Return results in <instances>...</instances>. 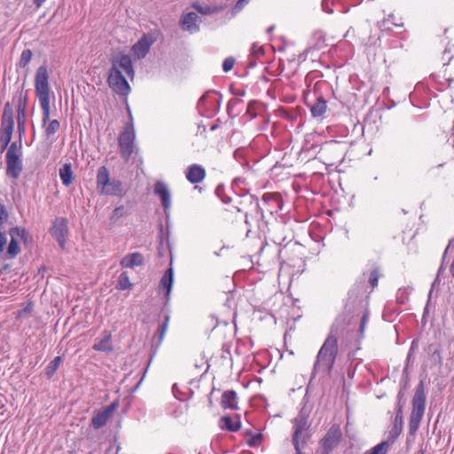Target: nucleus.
<instances>
[{
  "mask_svg": "<svg viewBox=\"0 0 454 454\" xmlns=\"http://www.w3.org/2000/svg\"><path fill=\"white\" fill-rule=\"evenodd\" d=\"M97 189L101 194L121 197L124 195L123 184L120 180H110L106 166L98 168L97 174Z\"/></svg>",
  "mask_w": 454,
  "mask_h": 454,
  "instance_id": "5",
  "label": "nucleus"
},
{
  "mask_svg": "<svg viewBox=\"0 0 454 454\" xmlns=\"http://www.w3.org/2000/svg\"><path fill=\"white\" fill-rule=\"evenodd\" d=\"M342 439V432L337 424H333L319 441L318 454H330L336 449Z\"/></svg>",
  "mask_w": 454,
  "mask_h": 454,
  "instance_id": "8",
  "label": "nucleus"
},
{
  "mask_svg": "<svg viewBox=\"0 0 454 454\" xmlns=\"http://www.w3.org/2000/svg\"><path fill=\"white\" fill-rule=\"evenodd\" d=\"M330 0H322V8L325 12L332 13L333 10L328 7V3Z\"/></svg>",
  "mask_w": 454,
  "mask_h": 454,
  "instance_id": "60",
  "label": "nucleus"
},
{
  "mask_svg": "<svg viewBox=\"0 0 454 454\" xmlns=\"http://www.w3.org/2000/svg\"><path fill=\"white\" fill-rule=\"evenodd\" d=\"M425 350L428 355H431V354L440 351L441 346L438 343H430L427 345V347L426 348Z\"/></svg>",
  "mask_w": 454,
  "mask_h": 454,
  "instance_id": "48",
  "label": "nucleus"
},
{
  "mask_svg": "<svg viewBox=\"0 0 454 454\" xmlns=\"http://www.w3.org/2000/svg\"><path fill=\"white\" fill-rule=\"evenodd\" d=\"M125 215H127V210L125 209L124 206L117 207L113 211L112 215L110 216V220L115 222Z\"/></svg>",
  "mask_w": 454,
  "mask_h": 454,
  "instance_id": "36",
  "label": "nucleus"
},
{
  "mask_svg": "<svg viewBox=\"0 0 454 454\" xmlns=\"http://www.w3.org/2000/svg\"><path fill=\"white\" fill-rule=\"evenodd\" d=\"M232 94L235 95V96L243 97V96H245L246 91H245V90H236V91H232Z\"/></svg>",
  "mask_w": 454,
  "mask_h": 454,
  "instance_id": "64",
  "label": "nucleus"
},
{
  "mask_svg": "<svg viewBox=\"0 0 454 454\" xmlns=\"http://www.w3.org/2000/svg\"><path fill=\"white\" fill-rule=\"evenodd\" d=\"M61 356H56L45 368V375L47 379H51L61 364Z\"/></svg>",
  "mask_w": 454,
  "mask_h": 454,
  "instance_id": "29",
  "label": "nucleus"
},
{
  "mask_svg": "<svg viewBox=\"0 0 454 454\" xmlns=\"http://www.w3.org/2000/svg\"><path fill=\"white\" fill-rule=\"evenodd\" d=\"M262 438V434L261 433L259 434H256L255 435H254L249 441H248V445L249 446H256L258 445L259 443V441H261Z\"/></svg>",
  "mask_w": 454,
  "mask_h": 454,
  "instance_id": "53",
  "label": "nucleus"
},
{
  "mask_svg": "<svg viewBox=\"0 0 454 454\" xmlns=\"http://www.w3.org/2000/svg\"><path fill=\"white\" fill-rule=\"evenodd\" d=\"M388 448V442L382 441L381 442L369 450L365 454H387Z\"/></svg>",
  "mask_w": 454,
  "mask_h": 454,
  "instance_id": "32",
  "label": "nucleus"
},
{
  "mask_svg": "<svg viewBox=\"0 0 454 454\" xmlns=\"http://www.w3.org/2000/svg\"><path fill=\"white\" fill-rule=\"evenodd\" d=\"M173 282H174V270H173L172 267H169L165 270V272L160 281V286H159L160 289L165 290V296L167 298V301L168 300L170 292L172 290Z\"/></svg>",
  "mask_w": 454,
  "mask_h": 454,
  "instance_id": "21",
  "label": "nucleus"
},
{
  "mask_svg": "<svg viewBox=\"0 0 454 454\" xmlns=\"http://www.w3.org/2000/svg\"><path fill=\"white\" fill-rule=\"evenodd\" d=\"M368 317H369V312L366 310V311L364 312L363 317L361 318V322H360V326H359V335H360V337H363V334H364V329H365V325H366L367 321H368Z\"/></svg>",
  "mask_w": 454,
  "mask_h": 454,
  "instance_id": "46",
  "label": "nucleus"
},
{
  "mask_svg": "<svg viewBox=\"0 0 454 454\" xmlns=\"http://www.w3.org/2000/svg\"><path fill=\"white\" fill-rule=\"evenodd\" d=\"M32 56H33L32 51L30 49H25L21 52L18 66L21 68H24L30 62Z\"/></svg>",
  "mask_w": 454,
  "mask_h": 454,
  "instance_id": "34",
  "label": "nucleus"
},
{
  "mask_svg": "<svg viewBox=\"0 0 454 454\" xmlns=\"http://www.w3.org/2000/svg\"><path fill=\"white\" fill-rule=\"evenodd\" d=\"M92 348L97 351L105 353H111L114 350L112 344V334L109 331L105 330L103 332V339L100 340H96Z\"/></svg>",
  "mask_w": 454,
  "mask_h": 454,
  "instance_id": "19",
  "label": "nucleus"
},
{
  "mask_svg": "<svg viewBox=\"0 0 454 454\" xmlns=\"http://www.w3.org/2000/svg\"><path fill=\"white\" fill-rule=\"evenodd\" d=\"M409 386V377H408V372H407V369L405 368L403 372V378L400 381V387L401 388L400 389H406Z\"/></svg>",
  "mask_w": 454,
  "mask_h": 454,
  "instance_id": "47",
  "label": "nucleus"
},
{
  "mask_svg": "<svg viewBox=\"0 0 454 454\" xmlns=\"http://www.w3.org/2000/svg\"><path fill=\"white\" fill-rule=\"evenodd\" d=\"M403 403H396L395 419L403 420Z\"/></svg>",
  "mask_w": 454,
  "mask_h": 454,
  "instance_id": "52",
  "label": "nucleus"
},
{
  "mask_svg": "<svg viewBox=\"0 0 454 454\" xmlns=\"http://www.w3.org/2000/svg\"><path fill=\"white\" fill-rule=\"evenodd\" d=\"M262 200L267 203L270 200L278 201V195L272 193H264L262 196Z\"/></svg>",
  "mask_w": 454,
  "mask_h": 454,
  "instance_id": "55",
  "label": "nucleus"
},
{
  "mask_svg": "<svg viewBox=\"0 0 454 454\" xmlns=\"http://www.w3.org/2000/svg\"><path fill=\"white\" fill-rule=\"evenodd\" d=\"M35 95L39 99L40 106L43 111L42 125L45 129V135L47 137L53 136L60 129V122L59 120L50 121L51 115V98H50V84H49V73L45 66H40L35 76Z\"/></svg>",
  "mask_w": 454,
  "mask_h": 454,
  "instance_id": "1",
  "label": "nucleus"
},
{
  "mask_svg": "<svg viewBox=\"0 0 454 454\" xmlns=\"http://www.w3.org/2000/svg\"><path fill=\"white\" fill-rule=\"evenodd\" d=\"M14 129L13 108L10 102L5 103L2 116L0 142L1 150L4 151L10 144Z\"/></svg>",
  "mask_w": 454,
  "mask_h": 454,
  "instance_id": "7",
  "label": "nucleus"
},
{
  "mask_svg": "<svg viewBox=\"0 0 454 454\" xmlns=\"http://www.w3.org/2000/svg\"><path fill=\"white\" fill-rule=\"evenodd\" d=\"M450 246L451 245L448 244L447 247L444 250V253H443L442 258V263H441V266L439 267V270H438V276H440L443 272V270H445L444 263H445L447 254H448V251H449Z\"/></svg>",
  "mask_w": 454,
  "mask_h": 454,
  "instance_id": "49",
  "label": "nucleus"
},
{
  "mask_svg": "<svg viewBox=\"0 0 454 454\" xmlns=\"http://www.w3.org/2000/svg\"><path fill=\"white\" fill-rule=\"evenodd\" d=\"M185 176L191 184H199L204 180L206 176L205 168L198 164H192L188 167Z\"/></svg>",
  "mask_w": 454,
  "mask_h": 454,
  "instance_id": "16",
  "label": "nucleus"
},
{
  "mask_svg": "<svg viewBox=\"0 0 454 454\" xmlns=\"http://www.w3.org/2000/svg\"><path fill=\"white\" fill-rule=\"evenodd\" d=\"M260 219L262 220L260 216L256 217V215H255L254 217L252 215H249L248 213L245 214V223L247 226H252L254 220H255V222H259Z\"/></svg>",
  "mask_w": 454,
  "mask_h": 454,
  "instance_id": "50",
  "label": "nucleus"
},
{
  "mask_svg": "<svg viewBox=\"0 0 454 454\" xmlns=\"http://www.w3.org/2000/svg\"><path fill=\"white\" fill-rule=\"evenodd\" d=\"M251 56L259 58L261 56H263L265 54V51L263 46H258L257 44L254 43L251 48Z\"/></svg>",
  "mask_w": 454,
  "mask_h": 454,
  "instance_id": "41",
  "label": "nucleus"
},
{
  "mask_svg": "<svg viewBox=\"0 0 454 454\" xmlns=\"http://www.w3.org/2000/svg\"><path fill=\"white\" fill-rule=\"evenodd\" d=\"M8 234L11 236V240L6 247L4 257L6 259H14L20 253V247L16 237H19L25 245L32 241V237L28 231L21 226L10 228Z\"/></svg>",
  "mask_w": 454,
  "mask_h": 454,
  "instance_id": "6",
  "label": "nucleus"
},
{
  "mask_svg": "<svg viewBox=\"0 0 454 454\" xmlns=\"http://www.w3.org/2000/svg\"><path fill=\"white\" fill-rule=\"evenodd\" d=\"M192 7L199 13L203 14V15L213 14V13L216 12L218 10L215 6H209V5L202 6L201 4H200L198 3L193 4Z\"/></svg>",
  "mask_w": 454,
  "mask_h": 454,
  "instance_id": "33",
  "label": "nucleus"
},
{
  "mask_svg": "<svg viewBox=\"0 0 454 454\" xmlns=\"http://www.w3.org/2000/svg\"><path fill=\"white\" fill-rule=\"evenodd\" d=\"M348 300L350 301V300H354L356 301V297H357V294H356V291L355 288H352L348 291Z\"/></svg>",
  "mask_w": 454,
  "mask_h": 454,
  "instance_id": "59",
  "label": "nucleus"
},
{
  "mask_svg": "<svg viewBox=\"0 0 454 454\" xmlns=\"http://www.w3.org/2000/svg\"><path fill=\"white\" fill-rule=\"evenodd\" d=\"M215 194L217 195V197H219L221 199V200L223 203L228 204L231 202V198L224 195V187L223 184H220L216 187Z\"/></svg>",
  "mask_w": 454,
  "mask_h": 454,
  "instance_id": "40",
  "label": "nucleus"
},
{
  "mask_svg": "<svg viewBox=\"0 0 454 454\" xmlns=\"http://www.w3.org/2000/svg\"><path fill=\"white\" fill-rule=\"evenodd\" d=\"M9 213L6 207L0 202V229H3L4 224L8 221Z\"/></svg>",
  "mask_w": 454,
  "mask_h": 454,
  "instance_id": "38",
  "label": "nucleus"
},
{
  "mask_svg": "<svg viewBox=\"0 0 454 454\" xmlns=\"http://www.w3.org/2000/svg\"><path fill=\"white\" fill-rule=\"evenodd\" d=\"M239 204L242 206L252 207L256 213V217L260 216L262 219L264 218L263 210L259 204L257 196L249 193L242 194Z\"/></svg>",
  "mask_w": 454,
  "mask_h": 454,
  "instance_id": "17",
  "label": "nucleus"
},
{
  "mask_svg": "<svg viewBox=\"0 0 454 454\" xmlns=\"http://www.w3.org/2000/svg\"><path fill=\"white\" fill-rule=\"evenodd\" d=\"M430 361L432 366H439L441 367L442 365V351H438L436 353L429 355Z\"/></svg>",
  "mask_w": 454,
  "mask_h": 454,
  "instance_id": "37",
  "label": "nucleus"
},
{
  "mask_svg": "<svg viewBox=\"0 0 454 454\" xmlns=\"http://www.w3.org/2000/svg\"><path fill=\"white\" fill-rule=\"evenodd\" d=\"M169 319H170L169 315L166 314L164 316L163 322L158 327V330H157V332L155 333V337H154V339H157V342L155 344L156 348H158L163 340L165 333L168 326Z\"/></svg>",
  "mask_w": 454,
  "mask_h": 454,
  "instance_id": "28",
  "label": "nucleus"
},
{
  "mask_svg": "<svg viewBox=\"0 0 454 454\" xmlns=\"http://www.w3.org/2000/svg\"><path fill=\"white\" fill-rule=\"evenodd\" d=\"M427 404V394L424 380L416 386L411 400V412L409 418V434L415 435L422 421Z\"/></svg>",
  "mask_w": 454,
  "mask_h": 454,
  "instance_id": "4",
  "label": "nucleus"
},
{
  "mask_svg": "<svg viewBox=\"0 0 454 454\" xmlns=\"http://www.w3.org/2000/svg\"><path fill=\"white\" fill-rule=\"evenodd\" d=\"M293 434L292 444L294 450H302L312 437L311 421L309 412L302 408L299 414L292 419Z\"/></svg>",
  "mask_w": 454,
  "mask_h": 454,
  "instance_id": "3",
  "label": "nucleus"
},
{
  "mask_svg": "<svg viewBox=\"0 0 454 454\" xmlns=\"http://www.w3.org/2000/svg\"><path fill=\"white\" fill-rule=\"evenodd\" d=\"M26 110L17 111V123L26 124Z\"/></svg>",
  "mask_w": 454,
  "mask_h": 454,
  "instance_id": "51",
  "label": "nucleus"
},
{
  "mask_svg": "<svg viewBox=\"0 0 454 454\" xmlns=\"http://www.w3.org/2000/svg\"><path fill=\"white\" fill-rule=\"evenodd\" d=\"M242 103V100L237 98H231L227 105V114L230 118H235L237 114H233V108L238 104Z\"/></svg>",
  "mask_w": 454,
  "mask_h": 454,
  "instance_id": "39",
  "label": "nucleus"
},
{
  "mask_svg": "<svg viewBox=\"0 0 454 454\" xmlns=\"http://www.w3.org/2000/svg\"><path fill=\"white\" fill-rule=\"evenodd\" d=\"M18 125V132H19V139H20V147H21V139L22 136L25 134L26 124L17 123Z\"/></svg>",
  "mask_w": 454,
  "mask_h": 454,
  "instance_id": "54",
  "label": "nucleus"
},
{
  "mask_svg": "<svg viewBox=\"0 0 454 454\" xmlns=\"http://www.w3.org/2000/svg\"><path fill=\"white\" fill-rule=\"evenodd\" d=\"M5 162L7 176L14 179L19 178L23 170L20 155L5 156Z\"/></svg>",
  "mask_w": 454,
  "mask_h": 454,
  "instance_id": "12",
  "label": "nucleus"
},
{
  "mask_svg": "<svg viewBox=\"0 0 454 454\" xmlns=\"http://www.w3.org/2000/svg\"><path fill=\"white\" fill-rule=\"evenodd\" d=\"M253 105H254L253 102L249 103L247 113L251 114L252 118H255L256 117V114H253V111H251Z\"/></svg>",
  "mask_w": 454,
  "mask_h": 454,
  "instance_id": "63",
  "label": "nucleus"
},
{
  "mask_svg": "<svg viewBox=\"0 0 454 454\" xmlns=\"http://www.w3.org/2000/svg\"><path fill=\"white\" fill-rule=\"evenodd\" d=\"M403 397H404V392L403 389H400L397 394V403H403Z\"/></svg>",
  "mask_w": 454,
  "mask_h": 454,
  "instance_id": "62",
  "label": "nucleus"
},
{
  "mask_svg": "<svg viewBox=\"0 0 454 454\" xmlns=\"http://www.w3.org/2000/svg\"><path fill=\"white\" fill-rule=\"evenodd\" d=\"M50 234L58 242L59 246L64 249L67 237L68 236L67 219L65 217H56L52 226L49 230Z\"/></svg>",
  "mask_w": 454,
  "mask_h": 454,
  "instance_id": "11",
  "label": "nucleus"
},
{
  "mask_svg": "<svg viewBox=\"0 0 454 454\" xmlns=\"http://www.w3.org/2000/svg\"><path fill=\"white\" fill-rule=\"evenodd\" d=\"M235 64V59L233 57L226 58L223 62V70L227 73L230 72Z\"/></svg>",
  "mask_w": 454,
  "mask_h": 454,
  "instance_id": "42",
  "label": "nucleus"
},
{
  "mask_svg": "<svg viewBox=\"0 0 454 454\" xmlns=\"http://www.w3.org/2000/svg\"><path fill=\"white\" fill-rule=\"evenodd\" d=\"M17 100V111L27 110V97L23 94V90H18L12 98V101Z\"/></svg>",
  "mask_w": 454,
  "mask_h": 454,
  "instance_id": "31",
  "label": "nucleus"
},
{
  "mask_svg": "<svg viewBox=\"0 0 454 454\" xmlns=\"http://www.w3.org/2000/svg\"><path fill=\"white\" fill-rule=\"evenodd\" d=\"M256 59L255 57H252L250 55L249 59H248V64H247L248 67L253 68V67H254L256 66V59Z\"/></svg>",
  "mask_w": 454,
  "mask_h": 454,
  "instance_id": "61",
  "label": "nucleus"
},
{
  "mask_svg": "<svg viewBox=\"0 0 454 454\" xmlns=\"http://www.w3.org/2000/svg\"><path fill=\"white\" fill-rule=\"evenodd\" d=\"M144 262V255L139 252H135L125 255L120 264L123 268H134L135 266H142Z\"/></svg>",
  "mask_w": 454,
  "mask_h": 454,
  "instance_id": "20",
  "label": "nucleus"
},
{
  "mask_svg": "<svg viewBox=\"0 0 454 454\" xmlns=\"http://www.w3.org/2000/svg\"><path fill=\"white\" fill-rule=\"evenodd\" d=\"M237 420L233 421L231 416H223L220 419V427L229 432H237L241 428L240 416L237 415Z\"/></svg>",
  "mask_w": 454,
  "mask_h": 454,
  "instance_id": "23",
  "label": "nucleus"
},
{
  "mask_svg": "<svg viewBox=\"0 0 454 454\" xmlns=\"http://www.w3.org/2000/svg\"><path fill=\"white\" fill-rule=\"evenodd\" d=\"M338 338V329L333 325L316 356L312 375H315L317 372L326 373L327 375L333 372L339 353Z\"/></svg>",
  "mask_w": 454,
  "mask_h": 454,
  "instance_id": "2",
  "label": "nucleus"
},
{
  "mask_svg": "<svg viewBox=\"0 0 454 454\" xmlns=\"http://www.w3.org/2000/svg\"><path fill=\"white\" fill-rule=\"evenodd\" d=\"M221 405L223 409L238 410L237 393L234 390H226L223 393Z\"/></svg>",
  "mask_w": 454,
  "mask_h": 454,
  "instance_id": "22",
  "label": "nucleus"
},
{
  "mask_svg": "<svg viewBox=\"0 0 454 454\" xmlns=\"http://www.w3.org/2000/svg\"><path fill=\"white\" fill-rule=\"evenodd\" d=\"M431 294H432V290L429 291L427 303V305H426V307L424 309V313H423V317H422V322L426 320V317L428 314V306H429V302H430V299H431Z\"/></svg>",
  "mask_w": 454,
  "mask_h": 454,
  "instance_id": "58",
  "label": "nucleus"
},
{
  "mask_svg": "<svg viewBox=\"0 0 454 454\" xmlns=\"http://www.w3.org/2000/svg\"><path fill=\"white\" fill-rule=\"evenodd\" d=\"M380 277V270L379 267H375L369 274L368 282L371 287L373 289L378 286V281Z\"/></svg>",
  "mask_w": 454,
  "mask_h": 454,
  "instance_id": "35",
  "label": "nucleus"
},
{
  "mask_svg": "<svg viewBox=\"0 0 454 454\" xmlns=\"http://www.w3.org/2000/svg\"><path fill=\"white\" fill-rule=\"evenodd\" d=\"M7 234L8 231H3L0 229V253H3L7 247Z\"/></svg>",
  "mask_w": 454,
  "mask_h": 454,
  "instance_id": "44",
  "label": "nucleus"
},
{
  "mask_svg": "<svg viewBox=\"0 0 454 454\" xmlns=\"http://www.w3.org/2000/svg\"><path fill=\"white\" fill-rule=\"evenodd\" d=\"M111 67L122 68L129 77H134L135 71L129 55L121 53L120 56H114L111 59Z\"/></svg>",
  "mask_w": 454,
  "mask_h": 454,
  "instance_id": "13",
  "label": "nucleus"
},
{
  "mask_svg": "<svg viewBox=\"0 0 454 454\" xmlns=\"http://www.w3.org/2000/svg\"><path fill=\"white\" fill-rule=\"evenodd\" d=\"M327 102L323 97H318L317 101L310 107V112L313 117H321L326 111Z\"/></svg>",
  "mask_w": 454,
  "mask_h": 454,
  "instance_id": "26",
  "label": "nucleus"
},
{
  "mask_svg": "<svg viewBox=\"0 0 454 454\" xmlns=\"http://www.w3.org/2000/svg\"><path fill=\"white\" fill-rule=\"evenodd\" d=\"M200 20V17L197 13L191 12L184 14L181 20V26L183 29L187 30L191 33L197 32L200 29L197 21Z\"/></svg>",
  "mask_w": 454,
  "mask_h": 454,
  "instance_id": "18",
  "label": "nucleus"
},
{
  "mask_svg": "<svg viewBox=\"0 0 454 454\" xmlns=\"http://www.w3.org/2000/svg\"><path fill=\"white\" fill-rule=\"evenodd\" d=\"M218 97L219 98H209V101L212 103V104H215V106H216V111H219L220 110V106H221V101H220V98H222V95L219 93V92H215Z\"/></svg>",
  "mask_w": 454,
  "mask_h": 454,
  "instance_id": "56",
  "label": "nucleus"
},
{
  "mask_svg": "<svg viewBox=\"0 0 454 454\" xmlns=\"http://www.w3.org/2000/svg\"><path fill=\"white\" fill-rule=\"evenodd\" d=\"M153 192L160 199L163 209L167 212L171 206L170 192L168 186L162 181H157Z\"/></svg>",
  "mask_w": 454,
  "mask_h": 454,
  "instance_id": "15",
  "label": "nucleus"
},
{
  "mask_svg": "<svg viewBox=\"0 0 454 454\" xmlns=\"http://www.w3.org/2000/svg\"><path fill=\"white\" fill-rule=\"evenodd\" d=\"M20 149L21 147H20V142H12L11 144V145L9 146L7 152H6V155L5 156H13V155H19L18 153V149Z\"/></svg>",
  "mask_w": 454,
  "mask_h": 454,
  "instance_id": "45",
  "label": "nucleus"
},
{
  "mask_svg": "<svg viewBox=\"0 0 454 454\" xmlns=\"http://www.w3.org/2000/svg\"><path fill=\"white\" fill-rule=\"evenodd\" d=\"M119 406V403L117 401L113 402L108 406L103 407L102 411L106 413V415L110 418L114 414V412L116 411V409Z\"/></svg>",
  "mask_w": 454,
  "mask_h": 454,
  "instance_id": "43",
  "label": "nucleus"
},
{
  "mask_svg": "<svg viewBox=\"0 0 454 454\" xmlns=\"http://www.w3.org/2000/svg\"><path fill=\"white\" fill-rule=\"evenodd\" d=\"M153 35L145 34L133 46L132 51L139 58H144L149 52L152 44L154 43Z\"/></svg>",
  "mask_w": 454,
  "mask_h": 454,
  "instance_id": "14",
  "label": "nucleus"
},
{
  "mask_svg": "<svg viewBox=\"0 0 454 454\" xmlns=\"http://www.w3.org/2000/svg\"><path fill=\"white\" fill-rule=\"evenodd\" d=\"M116 288L118 290H130L132 288V284L130 283L129 275L126 271L120 274Z\"/></svg>",
  "mask_w": 454,
  "mask_h": 454,
  "instance_id": "30",
  "label": "nucleus"
},
{
  "mask_svg": "<svg viewBox=\"0 0 454 454\" xmlns=\"http://www.w3.org/2000/svg\"><path fill=\"white\" fill-rule=\"evenodd\" d=\"M109 87L118 95L126 97L130 92V86L119 68L111 67L108 72Z\"/></svg>",
  "mask_w": 454,
  "mask_h": 454,
  "instance_id": "10",
  "label": "nucleus"
},
{
  "mask_svg": "<svg viewBox=\"0 0 454 454\" xmlns=\"http://www.w3.org/2000/svg\"><path fill=\"white\" fill-rule=\"evenodd\" d=\"M403 425V420L397 419H394L393 427H392L391 430L389 431L387 439L385 441V442H388V445H390L391 443H394L395 442V440L399 437V435L402 434Z\"/></svg>",
  "mask_w": 454,
  "mask_h": 454,
  "instance_id": "24",
  "label": "nucleus"
},
{
  "mask_svg": "<svg viewBox=\"0 0 454 454\" xmlns=\"http://www.w3.org/2000/svg\"><path fill=\"white\" fill-rule=\"evenodd\" d=\"M135 137L133 124L128 123L118 138L120 153L125 161H128L133 153Z\"/></svg>",
  "mask_w": 454,
  "mask_h": 454,
  "instance_id": "9",
  "label": "nucleus"
},
{
  "mask_svg": "<svg viewBox=\"0 0 454 454\" xmlns=\"http://www.w3.org/2000/svg\"><path fill=\"white\" fill-rule=\"evenodd\" d=\"M59 176L65 186H69L73 182V171L70 163H66L59 169Z\"/></svg>",
  "mask_w": 454,
  "mask_h": 454,
  "instance_id": "27",
  "label": "nucleus"
},
{
  "mask_svg": "<svg viewBox=\"0 0 454 454\" xmlns=\"http://www.w3.org/2000/svg\"><path fill=\"white\" fill-rule=\"evenodd\" d=\"M249 1L250 0H239L235 4L234 9L236 11L241 10L247 4H248Z\"/></svg>",
  "mask_w": 454,
  "mask_h": 454,
  "instance_id": "57",
  "label": "nucleus"
},
{
  "mask_svg": "<svg viewBox=\"0 0 454 454\" xmlns=\"http://www.w3.org/2000/svg\"><path fill=\"white\" fill-rule=\"evenodd\" d=\"M110 418L105 413L102 409L98 411L91 419L90 425L94 429H99L106 425Z\"/></svg>",
  "mask_w": 454,
  "mask_h": 454,
  "instance_id": "25",
  "label": "nucleus"
}]
</instances>
